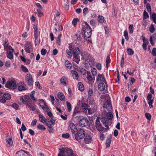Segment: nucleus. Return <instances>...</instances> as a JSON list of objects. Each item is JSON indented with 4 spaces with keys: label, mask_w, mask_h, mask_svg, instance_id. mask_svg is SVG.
<instances>
[{
    "label": "nucleus",
    "mask_w": 156,
    "mask_h": 156,
    "mask_svg": "<svg viewBox=\"0 0 156 156\" xmlns=\"http://www.w3.org/2000/svg\"><path fill=\"white\" fill-rule=\"evenodd\" d=\"M69 49L71 50L73 52V60L76 62L77 64H79V62L80 61V51L79 49V47L72 46L70 45Z\"/></svg>",
    "instance_id": "1"
},
{
    "label": "nucleus",
    "mask_w": 156,
    "mask_h": 156,
    "mask_svg": "<svg viewBox=\"0 0 156 156\" xmlns=\"http://www.w3.org/2000/svg\"><path fill=\"white\" fill-rule=\"evenodd\" d=\"M84 130L83 129H80L77 132L74 133V137L76 140L79 142H81V140H83L85 133Z\"/></svg>",
    "instance_id": "2"
},
{
    "label": "nucleus",
    "mask_w": 156,
    "mask_h": 156,
    "mask_svg": "<svg viewBox=\"0 0 156 156\" xmlns=\"http://www.w3.org/2000/svg\"><path fill=\"white\" fill-rule=\"evenodd\" d=\"M61 152L63 153L67 156H76L74 155L72 149L67 147H62L61 149Z\"/></svg>",
    "instance_id": "3"
},
{
    "label": "nucleus",
    "mask_w": 156,
    "mask_h": 156,
    "mask_svg": "<svg viewBox=\"0 0 156 156\" xmlns=\"http://www.w3.org/2000/svg\"><path fill=\"white\" fill-rule=\"evenodd\" d=\"M5 87L11 90H14L17 88V85L15 81L10 80L8 81L5 85Z\"/></svg>",
    "instance_id": "4"
},
{
    "label": "nucleus",
    "mask_w": 156,
    "mask_h": 156,
    "mask_svg": "<svg viewBox=\"0 0 156 156\" xmlns=\"http://www.w3.org/2000/svg\"><path fill=\"white\" fill-rule=\"evenodd\" d=\"M82 29L84 32V38H89L90 37L92 34V29L90 28L82 27Z\"/></svg>",
    "instance_id": "5"
},
{
    "label": "nucleus",
    "mask_w": 156,
    "mask_h": 156,
    "mask_svg": "<svg viewBox=\"0 0 156 156\" xmlns=\"http://www.w3.org/2000/svg\"><path fill=\"white\" fill-rule=\"evenodd\" d=\"M24 49L27 53H30L33 51V49L30 42H27L24 46Z\"/></svg>",
    "instance_id": "6"
},
{
    "label": "nucleus",
    "mask_w": 156,
    "mask_h": 156,
    "mask_svg": "<svg viewBox=\"0 0 156 156\" xmlns=\"http://www.w3.org/2000/svg\"><path fill=\"white\" fill-rule=\"evenodd\" d=\"M98 85V89L101 91L106 90L107 89V83L106 81L105 82H102L99 83Z\"/></svg>",
    "instance_id": "7"
},
{
    "label": "nucleus",
    "mask_w": 156,
    "mask_h": 156,
    "mask_svg": "<svg viewBox=\"0 0 156 156\" xmlns=\"http://www.w3.org/2000/svg\"><path fill=\"white\" fill-rule=\"evenodd\" d=\"M39 105L45 111L48 112V108L46 105L45 102L43 100H41L39 101Z\"/></svg>",
    "instance_id": "8"
},
{
    "label": "nucleus",
    "mask_w": 156,
    "mask_h": 156,
    "mask_svg": "<svg viewBox=\"0 0 156 156\" xmlns=\"http://www.w3.org/2000/svg\"><path fill=\"white\" fill-rule=\"evenodd\" d=\"M95 124L96 127L98 131H102L104 130V128L101 126L98 117H97L96 119Z\"/></svg>",
    "instance_id": "9"
},
{
    "label": "nucleus",
    "mask_w": 156,
    "mask_h": 156,
    "mask_svg": "<svg viewBox=\"0 0 156 156\" xmlns=\"http://www.w3.org/2000/svg\"><path fill=\"white\" fill-rule=\"evenodd\" d=\"M25 79L27 81V83L29 86H31L33 85V81L32 76L31 74H27L26 76Z\"/></svg>",
    "instance_id": "10"
},
{
    "label": "nucleus",
    "mask_w": 156,
    "mask_h": 156,
    "mask_svg": "<svg viewBox=\"0 0 156 156\" xmlns=\"http://www.w3.org/2000/svg\"><path fill=\"white\" fill-rule=\"evenodd\" d=\"M103 107L108 110V111H111L112 109V105L111 104V101L108 99L104 104Z\"/></svg>",
    "instance_id": "11"
},
{
    "label": "nucleus",
    "mask_w": 156,
    "mask_h": 156,
    "mask_svg": "<svg viewBox=\"0 0 156 156\" xmlns=\"http://www.w3.org/2000/svg\"><path fill=\"white\" fill-rule=\"evenodd\" d=\"M89 121L87 119H81L79 121V125L81 127H85L88 125Z\"/></svg>",
    "instance_id": "12"
},
{
    "label": "nucleus",
    "mask_w": 156,
    "mask_h": 156,
    "mask_svg": "<svg viewBox=\"0 0 156 156\" xmlns=\"http://www.w3.org/2000/svg\"><path fill=\"white\" fill-rule=\"evenodd\" d=\"M18 89V90L20 91L25 90L27 89V86L23 81H21L19 83Z\"/></svg>",
    "instance_id": "13"
},
{
    "label": "nucleus",
    "mask_w": 156,
    "mask_h": 156,
    "mask_svg": "<svg viewBox=\"0 0 156 156\" xmlns=\"http://www.w3.org/2000/svg\"><path fill=\"white\" fill-rule=\"evenodd\" d=\"M96 81L98 83H100L102 82H106V80L103 74H98L96 79Z\"/></svg>",
    "instance_id": "14"
},
{
    "label": "nucleus",
    "mask_w": 156,
    "mask_h": 156,
    "mask_svg": "<svg viewBox=\"0 0 156 156\" xmlns=\"http://www.w3.org/2000/svg\"><path fill=\"white\" fill-rule=\"evenodd\" d=\"M6 141L7 143V147H10L12 146L13 144V142L12 138H8V136H7L6 138Z\"/></svg>",
    "instance_id": "15"
},
{
    "label": "nucleus",
    "mask_w": 156,
    "mask_h": 156,
    "mask_svg": "<svg viewBox=\"0 0 156 156\" xmlns=\"http://www.w3.org/2000/svg\"><path fill=\"white\" fill-rule=\"evenodd\" d=\"M55 121L51 120L49 119H47V121H46V125L50 129H52L51 128L52 127V125H54L55 124Z\"/></svg>",
    "instance_id": "16"
},
{
    "label": "nucleus",
    "mask_w": 156,
    "mask_h": 156,
    "mask_svg": "<svg viewBox=\"0 0 156 156\" xmlns=\"http://www.w3.org/2000/svg\"><path fill=\"white\" fill-rule=\"evenodd\" d=\"M69 127L70 128L71 130L72 133H74L77 131V129L75 125L73 122L69 123Z\"/></svg>",
    "instance_id": "17"
},
{
    "label": "nucleus",
    "mask_w": 156,
    "mask_h": 156,
    "mask_svg": "<svg viewBox=\"0 0 156 156\" xmlns=\"http://www.w3.org/2000/svg\"><path fill=\"white\" fill-rule=\"evenodd\" d=\"M81 55L82 56L81 59H85L86 61L88 60V59L91 57L89 54L85 51H84Z\"/></svg>",
    "instance_id": "18"
},
{
    "label": "nucleus",
    "mask_w": 156,
    "mask_h": 156,
    "mask_svg": "<svg viewBox=\"0 0 156 156\" xmlns=\"http://www.w3.org/2000/svg\"><path fill=\"white\" fill-rule=\"evenodd\" d=\"M112 135H110L106 140L105 145L106 147H109L112 141Z\"/></svg>",
    "instance_id": "19"
},
{
    "label": "nucleus",
    "mask_w": 156,
    "mask_h": 156,
    "mask_svg": "<svg viewBox=\"0 0 156 156\" xmlns=\"http://www.w3.org/2000/svg\"><path fill=\"white\" fill-rule=\"evenodd\" d=\"M81 107L83 112L86 114L89 109L88 105L87 104L83 103H82Z\"/></svg>",
    "instance_id": "20"
},
{
    "label": "nucleus",
    "mask_w": 156,
    "mask_h": 156,
    "mask_svg": "<svg viewBox=\"0 0 156 156\" xmlns=\"http://www.w3.org/2000/svg\"><path fill=\"white\" fill-rule=\"evenodd\" d=\"M26 105L30 109V110L34 111L35 110V105L34 104L30 103H26Z\"/></svg>",
    "instance_id": "21"
},
{
    "label": "nucleus",
    "mask_w": 156,
    "mask_h": 156,
    "mask_svg": "<svg viewBox=\"0 0 156 156\" xmlns=\"http://www.w3.org/2000/svg\"><path fill=\"white\" fill-rule=\"evenodd\" d=\"M84 140L85 143L88 144L91 142L92 141V138L90 136L86 135Z\"/></svg>",
    "instance_id": "22"
},
{
    "label": "nucleus",
    "mask_w": 156,
    "mask_h": 156,
    "mask_svg": "<svg viewBox=\"0 0 156 156\" xmlns=\"http://www.w3.org/2000/svg\"><path fill=\"white\" fill-rule=\"evenodd\" d=\"M90 66H94L95 64L94 59V58L92 57H90L87 60Z\"/></svg>",
    "instance_id": "23"
},
{
    "label": "nucleus",
    "mask_w": 156,
    "mask_h": 156,
    "mask_svg": "<svg viewBox=\"0 0 156 156\" xmlns=\"http://www.w3.org/2000/svg\"><path fill=\"white\" fill-rule=\"evenodd\" d=\"M72 76L74 79L78 80L79 78V75L78 73L75 70H72L71 72Z\"/></svg>",
    "instance_id": "24"
},
{
    "label": "nucleus",
    "mask_w": 156,
    "mask_h": 156,
    "mask_svg": "<svg viewBox=\"0 0 156 156\" xmlns=\"http://www.w3.org/2000/svg\"><path fill=\"white\" fill-rule=\"evenodd\" d=\"M96 111V109L94 108H89L86 114H89V115L93 114Z\"/></svg>",
    "instance_id": "25"
},
{
    "label": "nucleus",
    "mask_w": 156,
    "mask_h": 156,
    "mask_svg": "<svg viewBox=\"0 0 156 156\" xmlns=\"http://www.w3.org/2000/svg\"><path fill=\"white\" fill-rule=\"evenodd\" d=\"M39 120L41 122L43 123H45L46 121H47V119H46L43 115L40 114H39Z\"/></svg>",
    "instance_id": "26"
},
{
    "label": "nucleus",
    "mask_w": 156,
    "mask_h": 156,
    "mask_svg": "<svg viewBox=\"0 0 156 156\" xmlns=\"http://www.w3.org/2000/svg\"><path fill=\"white\" fill-rule=\"evenodd\" d=\"M58 96L59 98L62 101H64L65 100V96L63 94L62 92H59L58 94Z\"/></svg>",
    "instance_id": "27"
},
{
    "label": "nucleus",
    "mask_w": 156,
    "mask_h": 156,
    "mask_svg": "<svg viewBox=\"0 0 156 156\" xmlns=\"http://www.w3.org/2000/svg\"><path fill=\"white\" fill-rule=\"evenodd\" d=\"M80 113V111H79V108L78 107H76L73 113V116H76V115L79 114Z\"/></svg>",
    "instance_id": "28"
},
{
    "label": "nucleus",
    "mask_w": 156,
    "mask_h": 156,
    "mask_svg": "<svg viewBox=\"0 0 156 156\" xmlns=\"http://www.w3.org/2000/svg\"><path fill=\"white\" fill-rule=\"evenodd\" d=\"M60 82L63 84L65 86H66L67 84V79L65 77H62L60 79Z\"/></svg>",
    "instance_id": "29"
},
{
    "label": "nucleus",
    "mask_w": 156,
    "mask_h": 156,
    "mask_svg": "<svg viewBox=\"0 0 156 156\" xmlns=\"http://www.w3.org/2000/svg\"><path fill=\"white\" fill-rule=\"evenodd\" d=\"M65 65L66 67L70 69L72 67V65L71 63L68 60L65 61Z\"/></svg>",
    "instance_id": "30"
},
{
    "label": "nucleus",
    "mask_w": 156,
    "mask_h": 156,
    "mask_svg": "<svg viewBox=\"0 0 156 156\" xmlns=\"http://www.w3.org/2000/svg\"><path fill=\"white\" fill-rule=\"evenodd\" d=\"M78 89L81 91H82L84 90V86L82 84V83L81 82H79L78 84Z\"/></svg>",
    "instance_id": "31"
},
{
    "label": "nucleus",
    "mask_w": 156,
    "mask_h": 156,
    "mask_svg": "<svg viewBox=\"0 0 156 156\" xmlns=\"http://www.w3.org/2000/svg\"><path fill=\"white\" fill-rule=\"evenodd\" d=\"M3 97L5 98V99L7 100H10L11 98L10 94L8 93H5L3 94Z\"/></svg>",
    "instance_id": "32"
},
{
    "label": "nucleus",
    "mask_w": 156,
    "mask_h": 156,
    "mask_svg": "<svg viewBox=\"0 0 156 156\" xmlns=\"http://www.w3.org/2000/svg\"><path fill=\"white\" fill-rule=\"evenodd\" d=\"M64 8L66 10H68L69 9V6L68 5V0H64Z\"/></svg>",
    "instance_id": "33"
},
{
    "label": "nucleus",
    "mask_w": 156,
    "mask_h": 156,
    "mask_svg": "<svg viewBox=\"0 0 156 156\" xmlns=\"http://www.w3.org/2000/svg\"><path fill=\"white\" fill-rule=\"evenodd\" d=\"M106 116L107 118L109 120H111L113 119V116L112 113L109 112L106 113Z\"/></svg>",
    "instance_id": "34"
},
{
    "label": "nucleus",
    "mask_w": 156,
    "mask_h": 156,
    "mask_svg": "<svg viewBox=\"0 0 156 156\" xmlns=\"http://www.w3.org/2000/svg\"><path fill=\"white\" fill-rule=\"evenodd\" d=\"M67 106V110L68 112H70L71 110L72 106L71 104L68 101L66 102Z\"/></svg>",
    "instance_id": "35"
},
{
    "label": "nucleus",
    "mask_w": 156,
    "mask_h": 156,
    "mask_svg": "<svg viewBox=\"0 0 156 156\" xmlns=\"http://www.w3.org/2000/svg\"><path fill=\"white\" fill-rule=\"evenodd\" d=\"M7 56L10 59H12L13 58V55L12 52H7Z\"/></svg>",
    "instance_id": "36"
},
{
    "label": "nucleus",
    "mask_w": 156,
    "mask_h": 156,
    "mask_svg": "<svg viewBox=\"0 0 156 156\" xmlns=\"http://www.w3.org/2000/svg\"><path fill=\"white\" fill-rule=\"evenodd\" d=\"M98 20L99 22L103 23L105 21L104 17L102 16H99L98 18Z\"/></svg>",
    "instance_id": "37"
},
{
    "label": "nucleus",
    "mask_w": 156,
    "mask_h": 156,
    "mask_svg": "<svg viewBox=\"0 0 156 156\" xmlns=\"http://www.w3.org/2000/svg\"><path fill=\"white\" fill-rule=\"evenodd\" d=\"M127 52L128 54L129 55H132L134 54V51L133 50L130 48L127 49Z\"/></svg>",
    "instance_id": "38"
},
{
    "label": "nucleus",
    "mask_w": 156,
    "mask_h": 156,
    "mask_svg": "<svg viewBox=\"0 0 156 156\" xmlns=\"http://www.w3.org/2000/svg\"><path fill=\"white\" fill-rule=\"evenodd\" d=\"M87 79L89 81H93L94 80H95V77L94 76L93 77L91 75V74L90 75H89L88 76H87Z\"/></svg>",
    "instance_id": "39"
},
{
    "label": "nucleus",
    "mask_w": 156,
    "mask_h": 156,
    "mask_svg": "<svg viewBox=\"0 0 156 156\" xmlns=\"http://www.w3.org/2000/svg\"><path fill=\"white\" fill-rule=\"evenodd\" d=\"M74 38L75 40H77L78 41H80L81 39V37L80 36V35H78L77 34H76L74 35Z\"/></svg>",
    "instance_id": "40"
},
{
    "label": "nucleus",
    "mask_w": 156,
    "mask_h": 156,
    "mask_svg": "<svg viewBox=\"0 0 156 156\" xmlns=\"http://www.w3.org/2000/svg\"><path fill=\"white\" fill-rule=\"evenodd\" d=\"M91 71L92 73L93 76H94L97 73V70L96 69L94 68H93L91 69Z\"/></svg>",
    "instance_id": "41"
},
{
    "label": "nucleus",
    "mask_w": 156,
    "mask_h": 156,
    "mask_svg": "<svg viewBox=\"0 0 156 156\" xmlns=\"http://www.w3.org/2000/svg\"><path fill=\"white\" fill-rule=\"evenodd\" d=\"M143 20L144 19H146L148 18L149 17L148 14V13L146 12L145 10H144V12L143 13Z\"/></svg>",
    "instance_id": "42"
},
{
    "label": "nucleus",
    "mask_w": 156,
    "mask_h": 156,
    "mask_svg": "<svg viewBox=\"0 0 156 156\" xmlns=\"http://www.w3.org/2000/svg\"><path fill=\"white\" fill-rule=\"evenodd\" d=\"M37 128L40 130H45V127L44 126L42 125L39 124L37 126Z\"/></svg>",
    "instance_id": "43"
},
{
    "label": "nucleus",
    "mask_w": 156,
    "mask_h": 156,
    "mask_svg": "<svg viewBox=\"0 0 156 156\" xmlns=\"http://www.w3.org/2000/svg\"><path fill=\"white\" fill-rule=\"evenodd\" d=\"M142 37L143 38L142 40L143 41V43L147 45L149 43V42L147 39H145V37L143 36H142Z\"/></svg>",
    "instance_id": "44"
},
{
    "label": "nucleus",
    "mask_w": 156,
    "mask_h": 156,
    "mask_svg": "<svg viewBox=\"0 0 156 156\" xmlns=\"http://www.w3.org/2000/svg\"><path fill=\"white\" fill-rule=\"evenodd\" d=\"M0 102L3 103L6 102V100L3 97V95L2 96L1 94H0Z\"/></svg>",
    "instance_id": "45"
},
{
    "label": "nucleus",
    "mask_w": 156,
    "mask_h": 156,
    "mask_svg": "<svg viewBox=\"0 0 156 156\" xmlns=\"http://www.w3.org/2000/svg\"><path fill=\"white\" fill-rule=\"evenodd\" d=\"M70 136V135L69 133H66V134H62V137L63 138L68 139L69 138Z\"/></svg>",
    "instance_id": "46"
},
{
    "label": "nucleus",
    "mask_w": 156,
    "mask_h": 156,
    "mask_svg": "<svg viewBox=\"0 0 156 156\" xmlns=\"http://www.w3.org/2000/svg\"><path fill=\"white\" fill-rule=\"evenodd\" d=\"M146 8L147 10L149 12H151V6L149 3L147 4L146 5Z\"/></svg>",
    "instance_id": "47"
},
{
    "label": "nucleus",
    "mask_w": 156,
    "mask_h": 156,
    "mask_svg": "<svg viewBox=\"0 0 156 156\" xmlns=\"http://www.w3.org/2000/svg\"><path fill=\"white\" fill-rule=\"evenodd\" d=\"M145 116L147 119L149 120H150L151 119V115L149 113H146L145 114Z\"/></svg>",
    "instance_id": "48"
},
{
    "label": "nucleus",
    "mask_w": 156,
    "mask_h": 156,
    "mask_svg": "<svg viewBox=\"0 0 156 156\" xmlns=\"http://www.w3.org/2000/svg\"><path fill=\"white\" fill-rule=\"evenodd\" d=\"M79 21V19L78 18H75L72 21V23L73 24L74 26L75 27L77 23Z\"/></svg>",
    "instance_id": "49"
},
{
    "label": "nucleus",
    "mask_w": 156,
    "mask_h": 156,
    "mask_svg": "<svg viewBox=\"0 0 156 156\" xmlns=\"http://www.w3.org/2000/svg\"><path fill=\"white\" fill-rule=\"evenodd\" d=\"M149 30L151 32L153 33L155 29L153 24H151L149 28Z\"/></svg>",
    "instance_id": "50"
},
{
    "label": "nucleus",
    "mask_w": 156,
    "mask_h": 156,
    "mask_svg": "<svg viewBox=\"0 0 156 156\" xmlns=\"http://www.w3.org/2000/svg\"><path fill=\"white\" fill-rule=\"evenodd\" d=\"M88 93L89 95L90 96H93L94 95L93 90L91 88H89V89Z\"/></svg>",
    "instance_id": "51"
},
{
    "label": "nucleus",
    "mask_w": 156,
    "mask_h": 156,
    "mask_svg": "<svg viewBox=\"0 0 156 156\" xmlns=\"http://www.w3.org/2000/svg\"><path fill=\"white\" fill-rule=\"evenodd\" d=\"M133 25H131L129 26V33L130 34H132L133 33Z\"/></svg>",
    "instance_id": "52"
},
{
    "label": "nucleus",
    "mask_w": 156,
    "mask_h": 156,
    "mask_svg": "<svg viewBox=\"0 0 156 156\" xmlns=\"http://www.w3.org/2000/svg\"><path fill=\"white\" fill-rule=\"evenodd\" d=\"M12 107L15 109L17 110L18 109L19 106L17 104L15 103L12 105Z\"/></svg>",
    "instance_id": "53"
},
{
    "label": "nucleus",
    "mask_w": 156,
    "mask_h": 156,
    "mask_svg": "<svg viewBox=\"0 0 156 156\" xmlns=\"http://www.w3.org/2000/svg\"><path fill=\"white\" fill-rule=\"evenodd\" d=\"M72 51L70 49L69 50L67 49L66 50V52L67 54L70 56H72L73 55V53H72Z\"/></svg>",
    "instance_id": "54"
},
{
    "label": "nucleus",
    "mask_w": 156,
    "mask_h": 156,
    "mask_svg": "<svg viewBox=\"0 0 156 156\" xmlns=\"http://www.w3.org/2000/svg\"><path fill=\"white\" fill-rule=\"evenodd\" d=\"M121 66L123 67L124 63V58L123 56H122L121 61Z\"/></svg>",
    "instance_id": "55"
},
{
    "label": "nucleus",
    "mask_w": 156,
    "mask_h": 156,
    "mask_svg": "<svg viewBox=\"0 0 156 156\" xmlns=\"http://www.w3.org/2000/svg\"><path fill=\"white\" fill-rule=\"evenodd\" d=\"M33 28L34 30V34H37V26L34 25Z\"/></svg>",
    "instance_id": "56"
},
{
    "label": "nucleus",
    "mask_w": 156,
    "mask_h": 156,
    "mask_svg": "<svg viewBox=\"0 0 156 156\" xmlns=\"http://www.w3.org/2000/svg\"><path fill=\"white\" fill-rule=\"evenodd\" d=\"M88 8L87 7L84 8L83 9V13L84 15H86L88 13Z\"/></svg>",
    "instance_id": "57"
},
{
    "label": "nucleus",
    "mask_w": 156,
    "mask_h": 156,
    "mask_svg": "<svg viewBox=\"0 0 156 156\" xmlns=\"http://www.w3.org/2000/svg\"><path fill=\"white\" fill-rule=\"evenodd\" d=\"M61 37V35H59L57 37V42L59 45H60L61 44L60 38Z\"/></svg>",
    "instance_id": "58"
},
{
    "label": "nucleus",
    "mask_w": 156,
    "mask_h": 156,
    "mask_svg": "<svg viewBox=\"0 0 156 156\" xmlns=\"http://www.w3.org/2000/svg\"><path fill=\"white\" fill-rule=\"evenodd\" d=\"M124 36L125 38L127 40L128 39V33L126 31H125L124 32Z\"/></svg>",
    "instance_id": "59"
},
{
    "label": "nucleus",
    "mask_w": 156,
    "mask_h": 156,
    "mask_svg": "<svg viewBox=\"0 0 156 156\" xmlns=\"http://www.w3.org/2000/svg\"><path fill=\"white\" fill-rule=\"evenodd\" d=\"M47 114L49 117L52 119L53 118V116L52 113L51 112H47Z\"/></svg>",
    "instance_id": "60"
},
{
    "label": "nucleus",
    "mask_w": 156,
    "mask_h": 156,
    "mask_svg": "<svg viewBox=\"0 0 156 156\" xmlns=\"http://www.w3.org/2000/svg\"><path fill=\"white\" fill-rule=\"evenodd\" d=\"M151 53L154 56H156V48H154L152 50Z\"/></svg>",
    "instance_id": "61"
},
{
    "label": "nucleus",
    "mask_w": 156,
    "mask_h": 156,
    "mask_svg": "<svg viewBox=\"0 0 156 156\" xmlns=\"http://www.w3.org/2000/svg\"><path fill=\"white\" fill-rule=\"evenodd\" d=\"M22 69L23 71L25 72H27L28 70L24 66L22 65Z\"/></svg>",
    "instance_id": "62"
},
{
    "label": "nucleus",
    "mask_w": 156,
    "mask_h": 156,
    "mask_svg": "<svg viewBox=\"0 0 156 156\" xmlns=\"http://www.w3.org/2000/svg\"><path fill=\"white\" fill-rule=\"evenodd\" d=\"M80 72L83 75H84L86 74V70L82 68L81 70H80Z\"/></svg>",
    "instance_id": "63"
},
{
    "label": "nucleus",
    "mask_w": 156,
    "mask_h": 156,
    "mask_svg": "<svg viewBox=\"0 0 156 156\" xmlns=\"http://www.w3.org/2000/svg\"><path fill=\"white\" fill-rule=\"evenodd\" d=\"M47 52V50L45 49H42L41 50V53L42 55H45Z\"/></svg>",
    "instance_id": "64"
}]
</instances>
